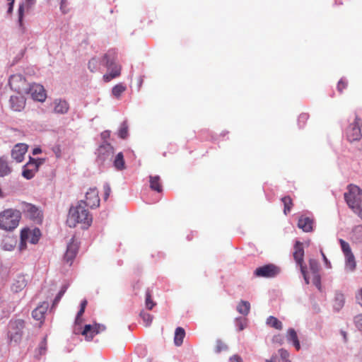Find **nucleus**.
Returning a JSON list of instances; mask_svg holds the SVG:
<instances>
[{
    "mask_svg": "<svg viewBox=\"0 0 362 362\" xmlns=\"http://www.w3.org/2000/svg\"><path fill=\"white\" fill-rule=\"evenodd\" d=\"M8 84L11 88L18 93H29L33 100L43 102L46 99L44 87L37 83L28 85L25 78L21 75H13L10 77Z\"/></svg>",
    "mask_w": 362,
    "mask_h": 362,
    "instance_id": "f257e3e1",
    "label": "nucleus"
},
{
    "mask_svg": "<svg viewBox=\"0 0 362 362\" xmlns=\"http://www.w3.org/2000/svg\"><path fill=\"white\" fill-rule=\"evenodd\" d=\"M91 223L92 217L88 209H86L83 200L79 201L76 206L70 208L67 218V223L69 227L73 228L77 223H83L88 228Z\"/></svg>",
    "mask_w": 362,
    "mask_h": 362,
    "instance_id": "f03ea898",
    "label": "nucleus"
},
{
    "mask_svg": "<svg viewBox=\"0 0 362 362\" xmlns=\"http://www.w3.org/2000/svg\"><path fill=\"white\" fill-rule=\"evenodd\" d=\"M117 52L115 49H109L101 59V64L106 67L107 73L103 76L106 82L118 77L121 74V66L117 63Z\"/></svg>",
    "mask_w": 362,
    "mask_h": 362,
    "instance_id": "7ed1b4c3",
    "label": "nucleus"
},
{
    "mask_svg": "<svg viewBox=\"0 0 362 362\" xmlns=\"http://www.w3.org/2000/svg\"><path fill=\"white\" fill-rule=\"evenodd\" d=\"M21 214L18 210L8 209L0 213V228L7 231L15 229L19 223Z\"/></svg>",
    "mask_w": 362,
    "mask_h": 362,
    "instance_id": "20e7f679",
    "label": "nucleus"
},
{
    "mask_svg": "<svg viewBox=\"0 0 362 362\" xmlns=\"http://www.w3.org/2000/svg\"><path fill=\"white\" fill-rule=\"evenodd\" d=\"M95 162L99 168L110 166L114 154V148L107 141L103 142L97 149Z\"/></svg>",
    "mask_w": 362,
    "mask_h": 362,
    "instance_id": "39448f33",
    "label": "nucleus"
},
{
    "mask_svg": "<svg viewBox=\"0 0 362 362\" xmlns=\"http://www.w3.org/2000/svg\"><path fill=\"white\" fill-rule=\"evenodd\" d=\"M344 199L356 213L362 206V190L356 185H349L348 191L344 193Z\"/></svg>",
    "mask_w": 362,
    "mask_h": 362,
    "instance_id": "423d86ee",
    "label": "nucleus"
},
{
    "mask_svg": "<svg viewBox=\"0 0 362 362\" xmlns=\"http://www.w3.org/2000/svg\"><path fill=\"white\" fill-rule=\"evenodd\" d=\"M362 120L357 115L349 120V125L345 129V135L350 142L359 141L362 137Z\"/></svg>",
    "mask_w": 362,
    "mask_h": 362,
    "instance_id": "0eeeda50",
    "label": "nucleus"
},
{
    "mask_svg": "<svg viewBox=\"0 0 362 362\" xmlns=\"http://www.w3.org/2000/svg\"><path fill=\"white\" fill-rule=\"evenodd\" d=\"M24 321L21 319L11 320L8 325V337L11 341L18 343L22 338Z\"/></svg>",
    "mask_w": 362,
    "mask_h": 362,
    "instance_id": "6e6552de",
    "label": "nucleus"
},
{
    "mask_svg": "<svg viewBox=\"0 0 362 362\" xmlns=\"http://www.w3.org/2000/svg\"><path fill=\"white\" fill-rule=\"evenodd\" d=\"M279 272L280 269L278 267L269 264L257 268L254 273L257 276L273 278L276 276Z\"/></svg>",
    "mask_w": 362,
    "mask_h": 362,
    "instance_id": "1a4fd4ad",
    "label": "nucleus"
},
{
    "mask_svg": "<svg viewBox=\"0 0 362 362\" xmlns=\"http://www.w3.org/2000/svg\"><path fill=\"white\" fill-rule=\"evenodd\" d=\"M106 327L103 324L86 325L81 334L85 336L87 341H91L94 336L104 332Z\"/></svg>",
    "mask_w": 362,
    "mask_h": 362,
    "instance_id": "9d476101",
    "label": "nucleus"
},
{
    "mask_svg": "<svg viewBox=\"0 0 362 362\" xmlns=\"http://www.w3.org/2000/svg\"><path fill=\"white\" fill-rule=\"evenodd\" d=\"M23 211L27 217L36 223H40L42 221V211L35 205L31 204H25Z\"/></svg>",
    "mask_w": 362,
    "mask_h": 362,
    "instance_id": "9b49d317",
    "label": "nucleus"
},
{
    "mask_svg": "<svg viewBox=\"0 0 362 362\" xmlns=\"http://www.w3.org/2000/svg\"><path fill=\"white\" fill-rule=\"evenodd\" d=\"M78 251V245L74 242V238L71 239L67 245L66 251L64 254V259L70 266L72 264Z\"/></svg>",
    "mask_w": 362,
    "mask_h": 362,
    "instance_id": "f8f14e48",
    "label": "nucleus"
},
{
    "mask_svg": "<svg viewBox=\"0 0 362 362\" xmlns=\"http://www.w3.org/2000/svg\"><path fill=\"white\" fill-rule=\"evenodd\" d=\"M22 94L18 93V95L10 97L9 105L13 111L21 112L25 108V98Z\"/></svg>",
    "mask_w": 362,
    "mask_h": 362,
    "instance_id": "ddd939ff",
    "label": "nucleus"
},
{
    "mask_svg": "<svg viewBox=\"0 0 362 362\" xmlns=\"http://www.w3.org/2000/svg\"><path fill=\"white\" fill-rule=\"evenodd\" d=\"M86 202L84 201L86 206H88L92 209L99 206L100 199L96 188L89 189V190L86 193Z\"/></svg>",
    "mask_w": 362,
    "mask_h": 362,
    "instance_id": "4468645a",
    "label": "nucleus"
},
{
    "mask_svg": "<svg viewBox=\"0 0 362 362\" xmlns=\"http://www.w3.org/2000/svg\"><path fill=\"white\" fill-rule=\"evenodd\" d=\"M28 146L25 144H17L11 151V157L17 163H21L24 159V156L28 151Z\"/></svg>",
    "mask_w": 362,
    "mask_h": 362,
    "instance_id": "2eb2a0df",
    "label": "nucleus"
},
{
    "mask_svg": "<svg viewBox=\"0 0 362 362\" xmlns=\"http://www.w3.org/2000/svg\"><path fill=\"white\" fill-rule=\"evenodd\" d=\"M40 235L38 228H35L32 232L28 229H23L21 230V238L22 240L29 239L30 243L35 245L38 243Z\"/></svg>",
    "mask_w": 362,
    "mask_h": 362,
    "instance_id": "dca6fc26",
    "label": "nucleus"
},
{
    "mask_svg": "<svg viewBox=\"0 0 362 362\" xmlns=\"http://www.w3.org/2000/svg\"><path fill=\"white\" fill-rule=\"evenodd\" d=\"M304 250L303 244L300 241L297 240L294 245L293 258L296 262V264L301 267L305 266L303 264Z\"/></svg>",
    "mask_w": 362,
    "mask_h": 362,
    "instance_id": "f3484780",
    "label": "nucleus"
},
{
    "mask_svg": "<svg viewBox=\"0 0 362 362\" xmlns=\"http://www.w3.org/2000/svg\"><path fill=\"white\" fill-rule=\"evenodd\" d=\"M49 303L47 302H43L39 306H37L35 309H34L32 312L33 317L37 320L42 322L45 318V315L48 309Z\"/></svg>",
    "mask_w": 362,
    "mask_h": 362,
    "instance_id": "a211bd4d",
    "label": "nucleus"
},
{
    "mask_svg": "<svg viewBox=\"0 0 362 362\" xmlns=\"http://www.w3.org/2000/svg\"><path fill=\"white\" fill-rule=\"evenodd\" d=\"M298 226L305 233L311 232L313 229V219L308 216H301L298 219Z\"/></svg>",
    "mask_w": 362,
    "mask_h": 362,
    "instance_id": "6ab92c4d",
    "label": "nucleus"
},
{
    "mask_svg": "<svg viewBox=\"0 0 362 362\" xmlns=\"http://www.w3.org/2000/svg\"><path fill=\"white\" fill-rule=\"evenodd\" d=\"M345 303L344 295L339 291H336L333 300V309L336 312H339L344 307Z\"/></svg>",
    "mask_w": 362,
    "mask_h": 362,
    "instance_id": "aec40b11",
    "label": "nucleus"
},
{
    "mask_svg": "<svg viewBox=\"0 0 362 362\" xmlns=\"http://www.w3.org/2000/svg\"><path fill=\"white\" fill-rule=\"evenodd\" d=\"M54 111L57 114H65L68 112L69 106L68 103L62 99H56L54 101Z\"/></svg>",
    "mask_w": 362,
    "mask_h": 362,
    "instance_id": "412c9836",
    "label": "nucleus"
},
{
    "mask_svg": "<svg viewBox=\"0 0 362 362\" xmlns=\"http://www.w3.org/2000/svg\"><path fill=\"white\" fill-rule=\"evenodd\" d=\"M286 339L288 342H291L294 347L299 350L300 349V341L298 340L297 333L293 328H289L287 331Z\"/></svg>",
    "mask_w": 362,
    "mask_h": 362,
    "instance_id": "4be33fe9",
    "label": "nucleus"
},
{
    "mask_svg": "<svg viewBox=\"0 0 362 362\" xmlns=\"http://www.w3.org/2000/svg\"><path fill=\"white\" fill-rule=\"evenodd\" d=\"M351 240L356 244L362 243V225L356 226L351 232Z\"/></svg>",
    "mask_w": 362,
    "mask_h": 362,
    "instance_id": "5701e85b",
    "label": "nucleus"
},
{
    "mask_svg": "<svg viewBox=\"0 0 362 362\" xmlns=\"http://www.w3.org/2000/svg\"><path fill=\"white\" fill-rule=\"evenodd\" d=\"M160 178L158 175H150L149 176V182H150V188L156 191L157 192H161L163 191V187L160 184Z\"/></svg>",
    "mask_w": 362,
    "mask_h": 362,
    "instance_id": "b1692460",
    "label": "nucleus"
},
{
    "mask_svg": "<svg viewBox=\"0 0 362 362\" xmlns=\"http://www.w3.org/2000/svg\"><path fill=\"white\" fill-rule=\"evenodd\" d=\"M345 257V269L349 272H354L356 269V263L355 257L352 253L344 255Z\"/></svg>",
    "mask_w": 362,
    "mask_h": 362,
    "instance_id": "393cba45",
    "label": "nucleus"
},
{
    "mask_svg": "<svg viewBox=\"0 0 362 362\" xmlns=\"http://www.w3.org/2000/svg\"><path fill=\"white\" fill-rule=\"evenodd\" d=\"M113 166L117 170H122L125 168L124 155L122 152L118 153L113 160Z\"/></svg>",
    "mask_w": 362,
    "mask_h": 362,
    "instance_id": "a878e982",
    "label": "nucleus"
},
{
    "mask_svg": "<svg viewBox=\"0 0 362 362\" xmlns=\"http://www.w3.org/2000/svg\"><path fill=\"white\" fill-rule=\"evenodd\" d=\"M185 336V331L183 328L178 327L175 332L174 342L177 346H180L183 342V339Z\"/></svg>",
    "mask_w": 362,
    "mask_h": 362,
    "instance_id": "bb28decb",
    "label": "nucleus"
},
{
    "mask_svg": "<svg viewBox=\"0 0 362 362\" xmlns=\"http://www.w3.org/2000/svg\"><path fill=\"white\" fill-rule=\"evenodd\" d=\"M266 323L269 327L275 328L278 330H281L283 329L282 322L274 316H269L267 319Z\"/></svg>",
    "mask_w": 362,
    "mask_h": 362,
    "instance_id": "cd10ccee",
    "label": "nucleus"
},
{
    "mask_svg": "<svg viewBox=\"0 0 362 362\" xmlns=\"http://www.w3.org/2000/svg\"><path fill=\"white\" fill-rule=\"evenodd\" d=\"M11 172V168L8 166L6 159L0 158V176L4 177L8 175Z\"/></svg>",
    "mask_w": 362,
    "mask_h": 362,
    "instance_id": "c85d7f7f",
    "label": "nucleus"
},
{
    "mask_svg": "<svg viewBox=\"0 0 362 362\" xmlns=\"http://www.w3.org/2000/svg\"><path fill=\"white\" fill-rule=\"evenodd\" d=\"M25 11V4L21 3L18 6V24L22 30H24L23 17Z\"/></svg>",
    "mask_w": 362,
    "mask_h": 362,
    "instance_id": "c756f323",
    "label": "nucleus"
},
{
    "mask_svg": "<svg viewBox=\"0 0 362 362\" xmlns=\"http://www.w3.org/2000/svg\"><path fill=\"white\" fill-rule=\"evenodd\" d=\"M250 303L245 300H242L237 306V310L243 315H247L250 312Z\"/></svg>",
    "mask_w": 362,
    "mask_h": 362,
    "instance_id": "7c9ffc66",
    "label": "nucleus"
},
{
    "mask_svg": "<svg viewBox=\"0 0 362 362\" xmlns=\"http://www.w3.org/2000/svg\"><path fill=\"white\" fill-rule=\"evenodd\" d=\"M47 351V337H44L42 340L38 345V347L36 350L35 357L40 358L41 356L44 355Z\"/></svg>",
    "mask_w": 362,
    "mask_h": 362,
    "instance_id": "2f4dec72",
    "label": "nucleus"
},
{
    "mask_svg": "<svg viewBox=\"0 0 362 362\" xmlns=\"http://www.w3.org/2000/svg\"><path fill=\"white\" fill-rule=\"evenodd\" d=\"M126 86L122 83H118L115 85L112 89V95L117 98H119L122 93L126 90Z\"/></svg>",
    "mask_w": 362,
    "mask_h": 362,
    "instance_id": "473e14b6",
    "label": "nucleus"
},
{
    "mask_svg": "<svg viewBox=\"0 0 362 362\" xmlns=\"http://www.w3.org/2000/svg\"><path fill=\"white\" fill-rule=\"evenodd\" d=\"M100 64H101V59L97 57H93L88 62V66L91 72H94L98 69Z\"/></svg>",
    "mask_w": 362,
    "mask_h": 362,
    "instance_id": "72a5a7b5",
    "label": "nucleus"
},
{
    "mask_svg": "<svg viewBox=\"0 0 362 362\" xmlns=\"http://www.w3.org/2000/svg\"><path fill=\"white\" fill-rule=\"evenodd\" d=\"M26 286V281L23 277H19L18 279L12 286V289L15 292L21 291Z\"/></svg>",
    "mask_w": 362,
    "mask_h": 362,
    "instance_id": "f704fd0d",
    "label": "nucleus"
},
{
    "mask_svg": "<svg viewBox=\"0 0 362 362\" xmlns=\"http://www.w3.org/2000/svg\"><path fill=\"white\" fill-rule=\"evenodd\" d=\"M309 268L313 275L320 274V264L316 259H310L309 261Z\"/></svg>",
    "mask_w": 362,
    "mask_h": 362,
    "instance_id": "c9c22d12",
    "label": "nucleus"
},
{
    "mask_svg": "<svg viewBox=\"0 0 362 362\" xmlns=\"http://www.w3.org/2000/svg\"><path fill=\"white\" fill-rule=\"evenodd\" d=\"M118 135L121 139H126L128 136V126L126 121H124L119 127Z\"/></svg>",
    "mask_w": 362,
    "mask_h": 362,
    "instance_id": "e433bc0d",
    "label": "nucleus"
},
{
    "mask_svg": "<svg viewBox=\"0 0 362 362\" xmlns=\"http://www.w3.org/2000/svg\"><path fill=\"white\" fill-rule=\"evenodd\" d=\"M281 201L284 205V212L285 214H287L291 211L292 200L290 197H284L281 199Z\"/></svg>",
    "mask_w": 362,
    "mask_h": 362,
    "instance_id": "4c0bfd02",
    "label": "nucleus"
},
{
    "mask_svg": "<svg viewBox=\"0 0 362 362\" xmlns=\"http://www.w3.org/2000/svg\"><path fill=\"white\" fill-rule=\"evenodd\" d=\"M25 165L26 168L31 169L35 173H36L39 170L38 165L35 162V158L31 156L29 157V160Z\"/></svg>",
    "mask_w": 362,
    "mask_h": 362,
    "instance_id": "58836bf2",
    "label": "nucleus"
},
{
    "mask_svg": "<svg viewBox=\"0 0 362 362\" xmlns=\"http://www.w3.org/2000/svg\"><path fill=\"white\" fill-rule=\"evenodd\" d=\"M339 242L340 243L341 248L344 253V255L352 253L350 245L347 242H346L345 240H344L342 239H339Z\"/></svg>",
    "mask_w": 362,
    "mask_h": 362,
    "instance_id": "ea45409f",
    "label": "nucleus"
},
{
    "mask_svg": "<svg viewBox=\"0 0 362 362\" xmlns=\"http://www.w3.org/2000/svg\"><path fill=\"white\" fill-rule=\"evenodd\" d=\"M140 316L146 326H149L151 325L153 319V317L151 314L146 313L145 311H141L140 313Z\"/></svg>",
    "mask_w": 362,
    "mask_h": 362,
    "instance_id": "a19ab883",
    "label": "nucleus"
},
{
    "mask_svg": "<svg viewBox=\"0 0 362 362\" xmlns=\"http://www.w3.org/2000/svg\"><path fill=\"white\" fill-rule=\"evenodd\" d=\"M35 173L31 169L26 168L25 165L23 167L22 175L27 180H30L34 177Z\"/></svg>",
    "mask_w": 362,
    "mask_h": 362,
    "instance_id": "79ce46f5",
    "label": "nucleus"
},
{
    "mask_svg": "<svg viewBox=\"0 0 362 362\" xmlns=\"http://www.w3.org/2000/svg\"><path fill=\"white\" fill-rule=\"evenodd\" d=\"M145 304L146 307L148 310H151L153 306L155 305V303L153 302L151 299V296L150 294V291L148 289L146 290V300H145Z\"/></svg>",
    "mask_w": 362,
    "mask_h": 362,
    "instance_id": "37998d69",
    "label": "nucleus"
},
{
    "mask_svg": "<svg viewBox=\"0 0 362 362\" xmlns=\"http://www.w3.org/2000/svg\"><path fill=\"white\" fill-rule=\"evenodd\" d=\"M245 319L243 317H237L235 320V325L238 331H242L245 327Z\"/></svg>",
    "mask_w": 362,
    "mask_h": 362,
    "instance_id": "c03bdc74",
    "label": "nucleus"
},
{
    "mask_svg": "<svg viewBox=\"0 0 362 362\" xmlns=\"http://www.w3.org/2000/svg\"><path fill=\"white\" fill-rule=\"evenodd\" d=\"M279 354L280 355V358H279V361L281 360L282 362H291L288 360L289 353L288 352V351L284 349H280L279 350Z\"/></svg>",
    "mask_w": 362,
    "mask_h": 362,
    "instance_id": "a18cd8bd",
    "label": "nucleus"
},
{
    "mask_svg": "<svg viewBox=\"0 0 362 362\" xmlns=\"http://www.w3.org/2000/svg\"><path fill=\"white\" fill-rule=\"evenodd\" d=\"M228 349V346L225 344L221 339L216 340V346L215 349V352L218 354L222 351H226Z\"/></svg>",
    "mask_w": 362,
    "mask_h": 362,
    "instance_id": "49530a36",
    "label": "nucleus"
},
{
    "mask_svg": "<svg viewBox=\"0 0 362 362\" xmlns=\"http://www.w3.org/2000/svg\"><path fill=\"white\" fill-rule=\"evenodd\" d=\"M313 284L316 286V288L321 291V276L320 274H315L313 275Z\"/></svg>",
    "mask_w": 362,
    "mask_h": 362,
    "instance_id": "de8ad7c7",
    "label": "nucleus"
},
{
    "mask_svg": "<svg viewBox=\"0 0 362 362\" xmlns=\"http://www.w3.org/2000/svg\"><path fill=\"white\" fill-rule=\"evenodd\" d=\"M309 115L307 113H302L300 115L298 119V124L300 128L303 127Z\"/></svg>",
    "mask_w": 362,
    "mask_h": 362,
    "instance_id": "09e8293b",
    "label": "nucleus"
},
{
    "mask_svg": "<svg viewBox=\"0 0 362 362\" xmlns=\"http://www.w3.org/2000/svg\"><path fill=\"white\" fill-rule=\"evenodd\" d=\"M300 269V272H301V274H302V275L303 276L305 283L306 284H309L310 279H309L308 275L307 267L306 266H301Z\"/></svg>",
    "mask_w": 362,
    "mask_h": 362,
    "instance_id": "8fccbe9b",
    "label": "nucleus"
},
{
    "mask_svg": "<svg viewBox=\"0 0 362 362\" xmlns=\"http://www.w3.org/2000/svg\"><path fill=\"white\" fill-rule=\"evenodd\" d=\"M104 190V199L107 200L110 194L111 188L110 185L107 182H105L103 185Z\"/></svg>",
    "mask_w": 362,
    "mask_h": 362,
    "instance_id": "3c124183",
    "label": "nucleus"
},
{
    "mask_svg": "<svg viewBox=\"0 0 362 362\" xmlns=\"http://www.w3.org/2000/svg\"><path fill=\"white\" fill-rule=\"evenodd\" d=\"M354 322L356 327L362 332V314L358 315L355 317Z\"/></svg>",
    "mask_w": 362,
    "mask_h": 362,
    "instance_id": "603ef678",
    "label": "nucleus"
},
{
    "mask_svg": "<svg viewBox=\"0 0 362 362\" xmlns=\"http://www.w3.org/2000/svg\"><path fill=\"white\" fill-rule=\"evenodd\" d=\"M60 1V10L63 13H68L67 8V0H59Z\"/></svg>",
    "mask_w": 362,
    "mask_h": 362,
    "instance_id": "864d4df0",
    "label": "nucleus"
},
{
    "mask_svg": "<svg viewBox=\"0 0 362 362\" xmlns=\"http://www.w3.org/2000/svg\"><path fill=\"white\" fill-rule=\"evenodd\" d=\"M347 83L344 78H341L337 84V89L339 92H342L343 89L346 87Z\"/></svg>",
    "mask_w": 362,
    "mask_h": 362,
    "instance_id": "5fc2aeb1",
    "label": "nucleus"
},
{
    "mask_svg": "<svg viewBox=\"0 0 362 362\" xmlns=\"http://www.w3.org/2000/svg\"><path fill=\"white\" fill-rule=\"evenodd\" d=\"M229 361L243 362V359L239 355L235 354L230 357Z\"/></svg>",
    "mask_w": 362,
    "mask_h": 362,
    "instance_id": "6e6d98bb",
    "label": "nucleus"
},
{
    "mask_svg": "<svg viewBox=\"0 0 362 362\" xmlns=\"http://www.w3.org/2000/svg\"><path fill=\"white\" fill-rule=\"evenodd\" d=\"M84 311H85V309H83V308L79 309L78 312L77 313L76 320H75V322L76 324L80 323V317L83 315V314L84 313Z\"/></svg>",
    "mask_w": 362,
    "mask_h": 362,
    "instance_id": "4d7b16f0",
    "label": "nucleus"
},
{
    "mask_svg": "<svg viewBox=\"0 0 362 362\" xmlns=\"http://www.w3.org/2000/svg\"><path fill=\"white\" fill-rule=\"evenodd\" d=\"M110 136V132L108 130L104 131L103 132L101 133V138L104 140L109 138Z\"/></svg>",
    "mask_w": 362,
    "mask_h": 362,
    "instance_id": "13d9d810",
    "label": "nucleus"
},
{
    "mask_svg": "<svg viewBox=\"0 0 362 362\" xmlns=\"http://www.w3.org/2000/svg\"><path fill=\"white\" fill-rule=\"evenodd\" d=\"M35 4V0H25L27 9L31 8Z\"/></svg>",
    "mask_w": 362,
    "mask_h": 362,
    "instance_id": "bf43d9fd",
    "label": "nucleus"
},
{
    "mask_svg": "<svg viewBox=\"0 0 362 362\" xmlns=\"http://www.w3.org/2000/svg\"><path fill=\"white\" fill-rule=\"evenodd\" d=\"M266 362H279V359L277 355H274L271 359H267Z\"/></svg>",
    "mask_w": 362,
    "mask_h": 362,
    "instance_id": "052dcab7",
    "label": "nucleus"
},
{
    "mask_svg": "<svg viewBox=\"0 0 362 362\" xmlns=\"http://www.w3.org/2000/svg\"><path fill=\"white\" fill-rule=\"evenodd\" d=\"M67 288L68 286L66 285L62 286L61 290L59 291L57 294L62 297L64 293L66 292Z\"/></svg>",
    "mask_w": 362,
    "mask_h": 362,
    "instance_id": "680f3d73",
    "label": "nucleus"
},
{
    "mask_svg": "<svg viewBox=\"0 0 362 362\" xmlns=\"http://www.w3.org/2000/svg\"><path fill=\"white\" fill-rule=\"evenodd\" d=\"M322 255L323 257V260L326 264V267L328 268L330 267H331L330 262L327 259V258L326 257V256L325 255V254L322 252Z\"/></svg>",
    "mask_w": 362,
    "mask_h": 362,
    "instance_id": "e2e57ef3",
    "label": "nucleus"
},
{
    "mask_svg": "<svg viewBox=\"0 0 362 362\" xmlns=\"http://www.w3.org/2000/svg\"><path fill=\"white\" fill-rule=\"evenodd\" d=\"M61 298H62V296H60L59 295L57 294L53 300L52 305L54 306V305H57V303L60 301Z\"/></svg>",
    "mask_w": 362,
    "mask_h": 362,
    "instance_id": "0e129e2a",
    "label": "nucleus"
},
{
    "mask_svg": "<svg viewBox=\"0 0 362 362\" xmlns=\"http://www.w3.org/2000/svg\"><path fill=\"white\" fill-rule=\"evenodd\" d=\"M13 6H14V4H8V10H7L8 14H11L13 13Z\"/></svg>",
    "mask_w": 362,
    "mask_h": 362,
    "instance_id": "69168bd1",
    "label": "nucleus"
},
{
    "mask_svg": "<svg viewBox=\"0 0 362 362\" xmlns=\"http://www.w3.org/2000/svg\"><path fill=\"white\" fill-rule=\"evenodd\" d=\"M35 162L37 163L38 168L42 165L45 162V158H37L35 159Z\"/></svg>",
    "mask_w": 362,
    "mask_h": 362,
    "instance_id": "338daca9",
    "label": "nucleus"
},
{
    "mask_svg": "<svg viewBox=\"0 0 362 362\" xmlns=\"http://www.w3.org/2000/svg\"><path fill=\"white\" fill-rule=\"evenodd\" d=\"M42 152V149L40 147H36L33 150V155L35 156Z\"/></svg>",
    "mask_w": 362,
    "mask_h": 362,
    "instance_id": "774afa93",
    "label": "nucleus"
}]
</instances>
